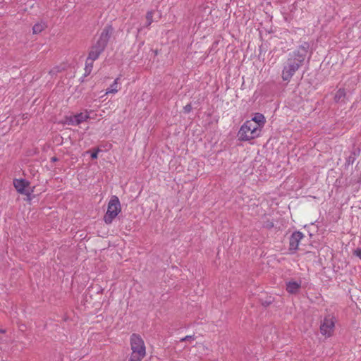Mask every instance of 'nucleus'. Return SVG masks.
<instances>
[{
  "mask_svg": "<svg viewBox=\"0 0 361 361\" xmlns=\"http://www.w3.org/2000/svg\"><path fill=\"white\" fill-rule=\"evenodd\" d=\"M307 52V47L301 46L297 51L289 54L282 71V78L284 81L289 82L290 80L295 72L302 66Z\"/></svg>",
  "mask_w": 361,
  "mask_h": 361,
  "instance_id": "obj_1",
  "label": "nucleus"
},
{
  "mask_svg": "<svg viewBox=\"0 0 361 361\" xmlns=\"http://www.w3.org/2000/svg\"><path fill=\"white\" fill-rule=\"evenodd\" d=\"M113 32L114 28L111 25L104 27L98 39L90 47L87 56L89 61H96L99 59L105 50Z\"/></svg>",
  "mask_w": 361,
  "mask_h": 361,
  "instance_id": "obj_2",
  "label": "nucleus"
},
{
  "mask_svg": "<svg viewBox=\"0 0 361 361\" xmlns=\"http://www.w3.org/2000/svg\"><path fill=\"white\" fill-rule=\"evenodd\" d=\"M132 353L128 361H142L146 355L145 343L140 335L133 334L130 336Z\"/></svg>",
  "mask_w": 361,
  "mask_h": 361,
  "instance_id": "obj_3",
  "label": "nucleus"
},
{
  "mask_svg": "<svg viewBox=\"0 0 361 361\" xmlns=\"http://www.w3.org/2000/svg\"><path fill=\"white\" fill-rule=\"evenodd\" d=\"M260 134V129L252 121H246L240 127L238 137L240 141H249L257 137Z\"/></svg>",
  "mask_w": 361,
  "mask_h": 361,
  "instance_id": "obj_4",
  "label": "nucleus"
},
{
  "mask_svg": "<svg viewBox=\"0 0 361 361\" xmlns=\"http://www.w3.org/2000/svg\"><path fill=\"white\" fill-rule=\"evenodd\" d=\"M121 211L120 200L117 196L113 195L108 203L107 211L104 216V222L106 224H111Z\"/></svg>",
  "mask_w": 361,
  "mask_h": 361,
  "instance_id": "obj_5",
  "label": "nucleus"
},
{
  "mask_svg": "<svg viewBox=\"0 0 361 361\" xmlns=\"http://www.w3.org/2000/svg\"><path fill=\"white\" fill-rule=\"evenodd\" d=\"M336 319L333 314H327L320 322L319 331L326 338L333 336L335 331Z\"/></svg>",
  "mask_w": 361,
  "mask_h": 361,
  "instance_id": "obj_6",
  "label": "nucleus"
},
{
  "mask_svg": "<svg viewBox=\"0 0 361 361\" xmlns=\"http://www.w3.org/2000/svg\"><path fill=\"white\" fill-rule=\"evenodd\" d=\"M13 185L18 192L26 195L28 197V199H30V195L32 190L30 191L28 189V187L30 185V182L28 180L23 178H16L13 180Z\"/></svg>",
  "mask_w": 361,
  "mask_h": 361,
  "instance_id": "obj_7",
  "label": "nucleus"
},
{
  "mask_svg": "<svg viewBox=\"0 0 361 361\" xmlns=\"http://www.w3.org/2000/svg\"><path fill=\"white\" fill-rule=\"evenodd\" d=\"M304 238L305 235L302 233L300 231L294 232L290 238L289 250L291 251H296Z\"/></svg>",
  "mask_w": 361,
  "mask_h": 361,
  "instance_id": "obj_8",
  "label": "nucleus"
},
{
  "mask_svg": "<svg viewBox=\"0 0 361 361\" xmlns=\"http://www.w3.org/2000/svg\"><path fill=\"white\" fill-rule=\"evenodd\" d=\"M250 121H252V123L257 124V126L259 127L260 130L266 122L265 117L260 113H256Z\"/></svg>",
  "mask_w": 361,
  "mask_h": 361,
  "instance_id": "obj_9",
  "label": "nucleus"
},
{
  "mask_svg": "<svg viewBox=\"0 0 361 361\" xmlns=\"http://www.w3.org/2000/svg\"><path fill=\"white\" fill-rule=\"evenodd\" d=\"M300 287H301L300 282L289 281L286 284V290L288 293H290L291 294H295V293H298Z\"/></svg>",
  "mask_w": 361,
  "mask_h": 361,
  "instance_id": "obj_10",
  "label": "nucleus"
},
{
  "mask_svg": "<svg viewBox=\"0 0 361 361\" xmlns=\"http://www.w3.org/2000/svg\"><path fill=\"white\" fill-rule=\"evenodd\" d=\"M47 27L46 23L41 21L35 23L32 27V33L33 34H39L42 32L44 30H45Z\"/></svg>",
  "mask_w": 361,
  "mask_h": 361,
  "instance_id": "obj_11",
  "label": "nucleus"
},
{
  "mask_svg": "<svg viewBox=\"0 0 361 361\" xmlns=\"http://www.w3.org/2000/svg\"><path fill=\"white\" fill-rule=\"evenodd\" d=\"M119 79H120L119 78H117L116 79H115L113 84H111L110 87L106 90V94H109V93L114 94L118 91V90H119V88H118Z\"/></svg>",
  "mask_w": 361,
  "mask_h": 361,
  "instance_id": "obj_12",
  "label": "nucleus"
},
{
  "mask_svg": "<svg viewBox=\"0 0 361 361\" xmlns=\"http://www.w3.org/2000/svg\"><path fill=\"white\" fill-rule=\"evenodd\" d=\"M75 118H76V124H80L81 123L87 121L89 118H90V116L87 113H80V114H77L75 115H74Z\"/></svg>",
  "mask_w": 361,
  "mask_h": 361,
  "instance_id": "obj_13",
  "label": "nucleus"
},
{
  "mask_svg": "<svg viewBox=\"0 0 361 361\" xmlns=\"http://www.w3.org/2000/svg\"><path fill=\"white\" fill-rule=\"evenodd\" d=\"M94 61H91V60L89 61L88 58L87 57L86 61H85V76H87L92 72Z\"/></svg>",
  "mask_w": 361,
  "mask_h": 361,
  "instance_id": "obj_14",
  "label": "nucleus"
},
{
  "mask_svg": "<svg viewBox=\"0 0 361 361\" xmlns=\"http://www.w3.org/2000/svg\"><path fill=\"white\" fill-rule=\"evenodd\" d=\"M345 97V92L344 89H339L335 94L336 102H339Z\"/></svg>",
  "mask_w": 361,
  "mask_h": 361,
  "instance_id": "obj_15",
  "label": "nucleus"
},
{
  "mask_svg": "<svg viewBox=\"0 0 361 361\" xmlns=\"http://www.w3.org/2000/svg\"><path fill=\"white\" fill-rule=\"evenodd\" d=\"M152 18H153V12L152 11H148L146 14V20H147L146 26L147 27H149L152 24V23L153 21Z\"/></svg>",
  "mask_w": 361,
  "mask_h": 361,
  "instance_id": "obj_16",
  "label": "nucleus"
},
{
  "mask_svg": "<svg viewBox=\"0 0 361 361\" xmlns=\"http://www.w3.org/2000/svg\"><path fill=\"white\" fill-rule=\"evenodd\" d=\"M75 120L76 118L74 115L67 118V122L69 125L78 126V124H76Z\"/></svg>",
  "mask_w": 361,
  "mask_h": 361,
  "instance_id": "obj_17",
  "label": "nucleus"
},
{
  "mask_svg": "<svg viewBox=\"0 0 361 361\" xmlns=\"http://www.w3.org/2000/svg\"><path fill=\"white\" fill-rule=\"evenodd\" d=\"M195 339V336L194 335H192V336H185L184 338H181L180 340V342H184V341H190V340H194Z\"/></svg>",
  "mask_w": 361,
  "mask_h": 361,
  "instance_id": "obj_18",
  "label": "nucleus"
},
{
  "mask_svg": "<svg viewBox=\"0 0 361 361\" xmlns=\"http://www.w3.org/2000/svg\"><path fill=\"white\" fill-rule=\"evenodd\" d=\"M100 151L99 149H97V150H95L94 152H92L91 154V158L92 159H97L98 157V152Z\"/></svg>",
  "mask_w": 361,
  "mask_h": 361,
  "instance_id": "obj_19",
  "label": "nucleus"
},
{
  "mask_svg": "<svg viewBox=\"0 0 361 361\" xmlns=\"http://www.w3.org/2000/svg\"><path fill=\"white\" fill-rule=\"evenodd\" d=\"M354 255L361 259V249L358 248L354 250Z\"/></svg>",
  "mask_w": 361,
  "mask_h": 361,
  "instance_id": "obj_20",
  "label": "nucleus"
},
{
  "mask_svg": "<svg viewBox=\"0 0 361 361\" xmlns=\"http://www.w3.org/2000/svg\"><path fill=\"white\" fill-rule=\"evenodd\" d=\"M192 109V106L190 104H187L185 106H184V111L185 113H189Z\"/></svg>",
  "mask_w": 361,
  "mask_h": 361,
  "instance_id": "obj_21",
  "label": "nucleus"
},
{
  "mask_svg": "<svg viewBox=\"0 0 361 361\" xmlns=\"http://www.w3.org/2000/svg\"><path fill=\"white\" fill-rule=\"evenodd\" d=\"M51 161H53V162H55V161H58V158L56 157H53L51 159Z\"/></svg>",
  "mask_w": 361,
  "mask_h": 361,
  "instance_id": "obj_22",
  "label": "nucleus"
},
{
  "mask_svg": "<svg viewBox=\"0 0 361 361\" xmlns=\"http://www.w3.org/2000/svg\"><path fill=\"white\" fill-rule=\"evenodd\" d=\"M262 305L264 306H268L269 305V302L265 301L264 302L262 303Z\"/></svg>",
  "mask_w": 361,
  "mask_h": 361,
  "instance_id": "obj_23",
  "label": "nucleus"
},
{
  "mask_svg": "<svg viewBox=\"0 0 361 361\" xmlns=\"http://www.w3.org/2000/svg\"><path fill=\"white\" fill-rule=\"evenodd\" d=\"M5 331H5L4 329H0V334H1V333H5Z\"/></svg>",
  "mask_w": 361,
  "mask_h": 361,
  "instance_id": "obj_24",
  "label": "nucleus"
}]
</instances>
